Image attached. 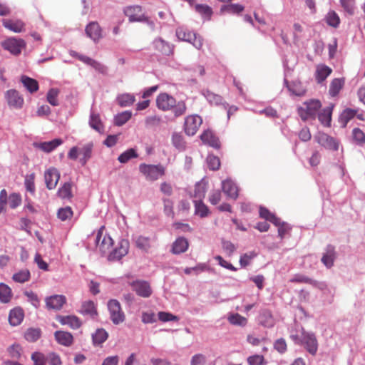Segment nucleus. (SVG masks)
Returning a JSON list of instances; mask_svg holds the SVG:
<instances>
[{"label":"nucleus","instance_id":"f257e3e1","mask_svg":"<svg viewBox=\"0 0 365 365\" xmlns=\"http://www.w3.org/2000/svg\"><path fill=\"white\" fill-rule=\"evenodd\" d=\"M156 104L160 110L163 111L172 110L175 117L185 114L187 109L183 101L177 102L175 98L166 93H162L158 96Z\"/></svg>","mask_w":365,"mask_h":365},{"label":"nucleus","instance_id":"f03ea898","mask_svg":"<svg viewBox=\"0 0 365 365\" xmlns=\"http://www.w3.org/2000/svg\"><path fill=\"white\" fill-rule=\"evenodd\" d=\"M93 148V142H88L81 147L73 146L68 153V158L73 160H76L79 158V162L82 165H85L92 157Z\"/></svg>","mask_w":365,"mask_h":365},{"label":"nucleus","instance_id":"7ed1b4c3","mask_svg":"<svg viewBox=\"0 0 365 365\" xmlns=\"http://www.w3.org/2000/svg\"><path fill=\"white\" fill-rule=\"evenodd\" d=\"M321 107L322 103L319 100L310 99L304 102L302 106L298 108V114L304 121L309 118H314Z\"/></svg>","mask_w":365,"mask_h":365},{"label":"nucleus","instance_id":"20e7f679","mask_svg":"<svg viewBox=\"0 0 365 365\" xmlns=\"http://www.w3.org/2000/svg\"><path fill=\"white\" fill-rule=\"evenodd\" d=\"M175 33L179 40L189 42L197 49H201L203 44V39L201 36L185 27H178Z\"/></svg>","mask_w":365,"mask_h":365},{"label":"nucleus","instance_id":"39448f33","mask_svg":"<svg viewBox=\"0 0 365 365\" xmlns=\"http://www.w3.org/2000/svg\"><path fill=\"white\" fill-rule=\"evenodd\" d=\"M95 242L96 247L102 255L107 254L111 246L113 245V240L105 232L104 226H102L98 230L96 236Z\"/></svg>","mask_w":365,"mask_h":365},{"label":"nucleus","instance_id":"423d86ee","mask_svg":"<svg viewBox=\"0 0 365 365\" xmlns=\"http://www.w3.org/2000/svg\"><path fill=\"white\" fill-rule=\"evenodd\" d=\"M140 172L145 177L146 180L154 181L165 174L164 168L160 165L140 164L139 166Z\"/></svg>","mask_w":365,"mask_h":365},{"label":"nucleus","instance_id":"0eeeda50","mask_svg":"<svg viewBox=\"0 0 365 365\" xmlns=\"http://www.w3.org/2000/svg\"><path fill=\"white\" fill-rule=\"evenodd\" d=\"M26 45L24 39L16 37L8 38L1 43V46L5 50L15 56L19 55Z\"/></svg>","mask_w":365,"mask_h":365},{"label":"nucleus","instance_id":"6e6552de","mask_svg":"<svg viewBox=\"0 0 365 365\" xmlns=\"http://www.w3.org/2000/svg\"><path fill=\"white\" fill-rule=\"evenodd\" d=\"M107 305L112 322L114 324H119L123 322L125 314L121 309L120 302L116 299H110L108 302Z\"/></svg>","mask_w":365,"mask_h":365},{"label":"nucleus","instance_id":"1a4fd4ad","mask_svg":"<svg viewBox=\"0 0 365 365\" xmlns=\"http://www.w3.org/2000/svg\"><path fill=\"white\" fill-rule=\"evenodd\" d=\"M129 247V241L126 239H120L115 248L109 252L108 259L109 261L120 260L128 253Z\"/></svg>","mask_w":365,"mask_h":365},{"label":"nucleus","instance_id":"9d476101","mask_svg":"<svg viewBox=\"0 0 365 365\" xmlns=\"http://www.w3.org/2000/svg\"><path fill=\"white\" fill-rule=\"evenodd\" d=\"M300 342L309 354L312 355L316 354L318 349V342L314 334L303 330Z\"/></svg>","mask_w":365,"mask_h":365},{"label":"nucleus","instance_id":"9b49d317","mask_svg":"<svg viewBox=\"0 0 365 365\" xmlns=\"http://www.w3.org/2000/svg\"><path fill=\"white\" fill-rule=\"evenodd\" d=\"M314 139L326 149L331 150H337L339 149V142L324 133H318L314 136Z\"/></svg>","mask_w":365,"mask_h":365},{"label":"nucleus","instance_id":"f8f14e48","mask_svg":"<svg viewBox=\"0 0 365 365\" xmlns=\"http://www.w3.org/2000/svg\"><path fill=\"white\" fill-rule=\"evenodd\" d=\"M202 123V118L197 115L187 116L185 120V132L188 135H194Z\"/></svg>","mask_w":365,"mask_h":365},{"label":"nucleus","instance_id":"ddd939ff","mask_svg":"<svg viewBox=\"0 0 365 365\" xmlns=\"http://www.w3.org/2000/svg\"><path fill=\"white\" fill-rule=\"evenodd\" d=\"M141 11L140 6H130L125 7L123 12L128 17L130 22L148 21L146 17L141 14Z\"/></svg>","mask_w":365,"mask_h":365},{"label":"nucleus","instance_id":"4468645a","mask_svg":"<svg viewBox=\"0 0 365 365\" xmlns=\"http://www.w3.org/2000/svg\"><path fill=\"white\" fill-rule=\"evenodd\" d=\"M6 98L8 105L16 109H20L22 108L24 104V98L19 94V93L14 89H11L6 91Z\"/></svg>","mask_w":365,"mask_h":365},{"label":"nucleus","instance_id":"2eb2a0df","mask_svg":"<svg viewBox=\"0 0 365 365\" xmlns=\"http://www.w3.org/2000/svg\"><path fill=\"white\" fill-rule=\"evenodd\" d=\"M46 187L48 190L54 189L60 179V173L55 168H50L44 173Z\"/></svg>","mask_w":365,"mask_h":365},{"label":"nucleus","instance_id":"dca6fc26","mask_svg":"<svg viewBox=\"0 0 365 365\" xmlns=\"http://www.w3.org/2000/svg\"><path fill=\"white\" fill-rule=\"evenodd\" d=\"M133 289L138 295L147 298L151 295L152 291L150 284L145 281H135L131 283Z\"/></svg>","mask_w":365,"mask_h":365},{"label":"nucleus","instance_id":"f3484780","mask_svg":"<svg viewBox=\"0 0 365 365\" xmlns=\"http://www.w3.org/2000/svg\"><path fill=\"white\" fill-rule=\"evenodd\" d=\"M227 180H223L221 184V190H214L209 195V202L214 205L219 204L222 198L223 195L228 193L226 190Z\"/></svg>","mask_w":365,"mask_h":365},{"label":"nucleus","instance_id":"a211bd4d","mask_svg":"<svg viewBox=\"0 0 365 365\" xmlns=\"http://www.w3.org/2000/svg\"><path fill=\"white\" fill-rule=\"evenodd\" d=\"M66 299L63 295H53L46 299V304L48 309L59 310L66 303Z\"/></svg>","mask_w":365,"mask_h":365},{"label":"nucleus","instance_id":"6ab92c4d","mask_svg":"<svg viewBox=\"0 0 365 365\" xmlns=\"http://www.w3.org/2000/svg\"><path fill=\"white\" fill-rule=\"evenodd\" d=\"M153 46L156 50L165 56H170L173 52V46L161 38L155 39Z\"/></svg>","mask_w":365,"mask_h":365},{"label":"nucleus","instance_id":"aec40b11","mask_svg":"<svg viewBox=\"0 0 365 365\" xmlns=\"http://www.w3.org/2000/svg\"><path fill=\"white\" fill-rule=\"evenodd\" d=\"M56 319L62 325H68L71 329H78L81 325V322L80 319L76 316H74V315H68V316L58 315L56 317Z\"/></svg>","mask_w":365,"mask_h":365},{"label":"nucleus","instance_id":"412c9836","mask_svg":"<svg viewBox=\"0 0 365 365\" xmlns=\"http://www.w3.org/2000/svg\"><path fill=\"white\" fill-rule=\"evenodd\" d=\"M332 73V69L324 64L317 66L315 79L318 83H322Z\"/></svg>","mask_w":365,"mask_h":365},{"label":"nucleus","instance_id":"4be33fe9","mask_svg":"<svg viewBox=\"0 0 365 365\" xmlns=\"http://www.w3.org/2000/svg\"><path fill=\"white\" fill-rule=\"evenodd\" d=\"M86 35L94 41L101 38V29L97 22L90 23L86 28Z\"/></svg>","mask_w":365,"mask_h":365},{"label":"nucleus","instance_id":"5701e85b","mask_svg":"<svg viewBox=\"0 0 365 365\" xmlns=\"http://www.w3.org/2000/svg\"><path fill=\"white\" fill-rule=\"evenodd\" d=\"M3 25L7 29L15 33H21L25 30V24L21 20L4 19Z\"/></svg>","mask_w":365,"mask_h":365},{"label":"nucleus","instance_id":"b1692460","mask_svg":"<svg viewBox=\"0 0 365 365\" xmlns=\"http://www.w3.org/2000/svg\"><path fill=\"white\" fill-rule=\"evenodd\" d=\"M336 258V252L334 247L328 245L326 252L322 257V262L327 267L330 268L333 266Z\"/></svg>","mask_w":365,"mask_h":365},{"label":"nucleus","instance_id":"393cba45","mask_svg":"<svg viewBox=\"0 0 365 365\" xmlns=\"http://www.w3.org/2000/svg\"><path fill=\"white\" fill-rule=\"evenodd\" d=\"M78 58L82 62L91 66L93 67L95 70L98 71L101 73H106L107 71V68L100 62H98L88 56H83V55H78Z\"/></svg>","mask_w":365,"mask_h":365},{"label":"nucleus","instance_id":"a878e982","mask_svg":"<svg viewBox=\"0 0 365 365\" xmlns=\"http://www.w3.org/2000/svg\"><path fill=\"white\" fill-rule=\"evenodd\" d=\"M207 190V181L203 178L196 183L194 190L193 197L195 200H202Z\"/></svg>","mask_w":365,"mask_h":365},{"label":"nucleus","instance_id":"bb28decb","mask_svg":"<svg viewBox=\"0 0 365 365\" xmlns=\"http://www.w3.org/2000/svg\"><path fill=\"white\" fill-rule=\"evenodd\" d=\"M63 141L60 138H56L51 141L43 142L36 144V147L41 149L46 153H50L56 149L58 146L61 145Z\"/></svg>","mask_w":365,"mask_h":365},{"label":"nucleus","instance_id":"cd10ccee","mask_svg":"<svg viewBox=\"0 0 365 365\" xmlns=\"http://www.w3.org/2000/svg\"><path fill=\"white\" fill-rule=\"evenodd\" d=\"M54 336L56 341L61 345L68 346L73 343V336L69 332L56 331Z\"/></svg>","mask_w":365,"mask_h":365},{"label":"nucleus","instance_id":"c85d7f7f","mask_svg":"<svg viewBox=\"0 0 365 365\" xmlns=\"http://www.w3.org/2000/svg\"><path fill=\"white\" fill-rule=\"evenodd\" d=\"M202 141L209 145L217 148L220 147V142L218 138L214 135L211 130L205 131L201 135Z\"/></svg>","mask_w":365,"mask_h":365},{"label":"nucleus","instance_id":"c756f323","mask_svg":"<svg viewBox=\"0 0 365 365\" xmlns=\"http://www.w3.org/2000/svg\"><path fill=\"white\" fill-rule=\"evenodd\" d=\"M24 317V311L21 308H14L10 312L9 316V323L12 326H17L22 322Z\"/></svg>","mask_w":365,"mask_h":365},{"label":"nucleus","instance_id":"7c9ffc66","mask_svg":"<svg viewBox=\"0 0 365 365\" xmlns=\"http://www.w3.org/2000/svg\"><path fill=\"white\" fill-rule=\"evenodd\" d=\"M188 248V242L184 237H178L173 242L172 252L175 255L185 252Z\"/></svg>","mask_w":365,"mask_h":365},{"label":"nucleus","instance_id":"2f4dec72","mask_svg":"<svg viewBox=\"0 0 365 365\" xmlns=\"http://www.w3.org/2000/svg\"><path fill=\"white\" fill-rule=\"evenodd\" d=\"M290 282L292 283H305V284H309L312 286L322 288L324 286L322 284L319 283L316 280H314L305 275L303 274H295L292 279L289 280Z\"/></svg>","mask_w":365,"mask_h":365},{"label":"nucleus","instance_id":"473e14b6","mask_svg":"<svg viewBox=\"0 0 365 365\" xmlns=\"http://www.w3.org/2000/svg\"><path fill=\"white\" fill-rule=\"evenodd\" d=\"M344 86V78H334L333 79L329 85V93L331 97L338 96L340 91Z\"/></svg>","mask_w":365,"mask_h":365},{"label":"nucleus","instance_id":"72a5a7b5","mask_svg":"<svg viewBox=\"0 0 365 365\" xmlns=\"http://www.w3.org/2000/svg\"><path fill=\"white\" fill-rule=\"evenodd\" d=\"M195 204V213L200 217H207L210 212L207 206L202 202V200H194Z\"/></svg>","mask_w":365,"mask_h":365},{"label":"nucleus","instance_id":"f704fd0d","mask_svg":"<svg viewBox=\"0 0 365 365\" xmlns=\"http://www.w3.org/2000/svg\"><path fill=\"white\" fill-rule=\"evenodd\" d=\"M332 107L324 108L318 115V119L322 124L329 126L331 120Z\"/></svg>","mask_w":365,"mask_h":365},{"label":"nucleus","instance_id":"c9c22d12","mask_svg":"<svg viewBox=\"0 0 365 365\" xmlns=\"http://www.w3.org/2000/svg\"><path fill=\"white\" fill-rule=\"evenodd\" d=\"M21 81L24 86L31 93L36 92L38 89V83L34 78L23 76L21 77Z\"/></svg>","mask_w":365,"mask_h":365},{"label":"nucleus","instance_id":"e433bc0d","mask_svg":"<svg viewBox=\"0 0 365 365\" xmlns=\"http://www.w3.org/2000/svg\"><path fill=\"white\" fill-rule=\"evenodd\" d=\"M81 312L83 314L90 315L94 317L97 315V311L93 301H85L82 303Z\"/></svg>","mask_w":365,"mask_h":365},{"label":"nucleus","instance_id":"4c0bfd02","mask_svg":"<svg viewBox=\"0 0 365 365\" xmlns=\"http://www.w3.org/2000/svg\"><path fill=\"white\" fill-rule=\"evenodd\" d=\"M89 124L92 128L99 133L103 132V125L98 114L91 112Z\"/></svg>","mask_w":365,"mask_h":365},{"label":"nucleus","instance_id":"58836bf2","mask_svg":"<svg viewBox=\"0 0 365 365\" xmlns=\"http://www.w3.org/2000/svg\"><path fill=\"white\" fill-rule=\"evenodd\" d=\"M108 334L103 329H98L95 333L92 334L93 342L94 345H100L103 344L107 339Z\"/></svg>","mask_w":365,"mask_h":365},{"label":"nucleus","instance_id":"ea45409f","mask_svg":"<svg viewBox=\"0 0 365 365\" xmlns=\"http://www.w3.org/2000/svg\"><path fill=\"white\" fill-rule=\"evenodd\" d=\"M117 101L121 107H128L135 101V96L130 93H123L117 97Z\"/></svg>","mask_w":365,"mask_h":365},{"label":"nucleus","instance_id":"a19ab883","mask_svg":"<svg viewBox=\"0 0 365 365\" xmlns=\"http://www.w3.org/2000/svg\"><path fill=\"white\" fill-rule=\"evenodd\" d=\"M12 297L11 289L5 284L0 283V302L2 303L9 302Z\"/></svg>","mask_w":365,"mask_h":365},{"label":"nucleus","instance_id":"79ce46f5","mask_svg":"<svg viewBox=\"0 0 365 365\" xmlns=\"http://www.w3.org/2000/svg\"><path fill=\"white\" fill-rule=\"evenodd\" d=\"M132 113L129 110L123 111L117 114L114 118L115 124L121 126L127 123L131 118Z\"/></svg>","mask_w":365,"mask_h":365},{"label":"nucleus","instance_id":"37998d69","mask_svg":"<svg viewBox=\"0 0 365 365\" xmlns=\"http://www.w3.org/2000/svg\"><path fill=\"white\" fill-rule=\"evenodd\" d=\"M135 245L138 248L147 252L150 247V238L144 236H138L135 240Z\"/></svg>","mask_w":365,"mask_h":365},{"label":"nucleus","instance_id":"c03bdc74","mask_svg":"<svg viewBox=\"0 0 365 365\" xmlns=\"http://www.w3.org/2000/svg\"><path fill=\"white\" fill-rule=\"evenodd\" d=\"M30 278V272L28 269H22L15 273L12 279L14 281L19 283H24L27 282Z\"/></svg>","mask_w":365,"mask_h":365},{"label":"nucleus","instance_id":"a18cd8bd","mask_svg":"<svg viewBox=\"0 0 365 365\" xmlns=\"http://www.w3.org/2000/svg\"><path fill=\"white\" fill-rule=\"evenodd\" d=\"M59 90L56 88H51L47 93V101L53 106H58V96Z\"/></svg>","mask_w":365,"mask_h":365},{"label":"nucleus","instance_id":"49530a36","mask_svg":"<svg viewBox=\"0 0 365 365\" xmlns=\"http://www.w3.org/2000/svg\"><path fill=\"white\" fill-rule=\"evenodd\" d=\"M230 323L233 325L245 327L247 324V319L239 314H230Z\"/></svg>","mask_w":365,"mask_h":365},{"label":"nucleus","instance_id":"de8ad7c7","mask_svg":"<svg viewBox=\"0 0 365 365\" xmlns=\"http://www.w3.org/2000/svg\"><path fill=\"white\" fill-rule=\"evenodd\" d=\"M71 182H65L63 185L59 188L58 194L61 198H71L72 197L71 192Z\"/></svg>","mask_w":365,"mask_h":365},{"label":"nucleus","instance_id":"09e8293b","mask_svg":"<svg viewBox=\"0 0 365 365\" xmlns=\"http://www.w3.org/2000/svg\"><path fill=\"white\" fill-rule=\"evenodd\" d=\"M326 21L328 25L336 28L340 23V19L335 11H330L326 16Z\"/></svg>","mask_w":365,"mask_h":365},{"label":"nucleus","instance_id":"8fccbe9b","mask_svg":"<svg viewBox=\"0 0 365 365\" xmlns=\"http://www.w3.org/2000/svg\"><path fill=\"white\" fill-rule=\"evenodd\" d=\"M172 142L173 145L178 150H182L185 148V142L182 135L174 133L172 136Z\"/></svg>","mask_w":365,"mask_h":365},{"label":"nucleus","instance_id":"3c124183","mask_svg":"<svg viewBox=\"0 0 365 365\" xmlns=\"http://www.w3.org/2000/svg\"><path fill=\"white\" fill-rule=\"evenodd\" d=\"M31 360L34 361V365H46L48 361L46 356L38 351L34 352L31 354Z\"/></svg>","mask_w":365,"mask_h":365},{"label":"nucleus","instance_id":"603ef678","mask_svg":"<svg viewBox=\"0 0 365 365\" xmlns=\"http://www.w3.org/2000/svg\"><path fill=\"white\" fill-rule=\"evenodd\" d=\"M137 156L138 155L135 153V150L130 148L120 154L118 160L121 163H125L130 159L136 158Z\"/></svg>","mask_w":365,"mask_h":365},{"label":"nucleus","instance_id":"864d4df0","mask_svg":"<svg viewBox=\"0 0 365 365\" xmlns=\"http://www.w3.org/2000/svg\"><path fill=\"white\" fill-rule=\"evenodd\" d=\"M195 9L197 12L200 14L202 16L210 18L212 14V9L205 4H196Z\"/></svg>","mask_w":365,"mask_h":365},{"label":"nucleus","instance_id":"5fc2aeb1","mask_svg":"<svg viewBox=\"0 0 365 365\" xmlns=\"http://www.w3.org/2000/svg\"><path fill=\"white\" fill-rule=\"evenodd\" d=\"M34 180H35V174L34 173H31L29 175H27L25 177L24 185H25L26 189L27 191L30 192L31 193H34V192H35Z\"/></svg>","mask_w":365,"mask_h":365},{"label":"nucleus","instance_id":"6e6d98bb","mask_svg":"<svg viewBox=\"0 0 365 365\" xmlns=\"http://www.w3.org/2000/svg\"><path fill=\"white\" fill-rule=\"evenodd\" d=\"M158 316L159 320H160L163 322L179 321V317L178 316L174 315L170 312H159Z\"/></svg>","mask_w":365,"mask_h":365},{"label":"nucleus","instance_id":"4d7b16f0","mask_svg":"<svg viewBox=\"0 0 365 365\" xmlns=\"http://www.w3.org/2000/svg\"><path fill=\"white\" fill-rule=\"evenodd\" d=\"M206 163L208 168L212 170H217L220 165V159L212 155H210L207 157Z\"/></svg>","mask_w":365,"mask_h":365},{"label":"nucleus","instance_id":"13d9d810","mask_svg":"<svg viewBox=\"0 0 365 365\" xmlns=\"http://www.w3.org/2000/svg\"><path fill=\"white\" fill-rule=\"evenodd\" d=\"M257 256V254L254 252H249L241 256L240 259V265L243 267L249 265L251 261Z\"/></svg>","mask_w":365,"mask_h":365},{"label":"nucleus","instance_id":"bf43d9fd","mask_svg":"<svg viewBox=\"0 0 365 365\" xmlns=\"http://www.w3.org/2000/svg\"><path fill=\"white\" fill-rule=\"evenodd\" d=\"M41 336V331L38 329H29L25 333V338L27 341H36Z\"/></svg>","mask_w":365,"mask_h":365},{"label":"nucleus","instance_id":"052dcab7","mask_svg":"<svg viewBox=\"0 0 365 365\" xmlns=\"http://www.w3.org/2000/svg\"><path fill=\"white\" fill-rule=\"evenodd\" d=\"M249 365H266L264 357L262 355L255 354L247 358Z\"/></svg>","mask_w":365,"mask_h":365},{"label":"nucleus","instance_id":"680f3d73","mask_svg":"<svg viewBox=\"0 0 365 365\" xmlns=\"http://www.w3.org/2000/svg\"><path fill=\"white\" fill-rule=\"evenodd\" d=\"M274 349L281 354H284L287 350L286 340L284 338L277 339L274 343Z\"/></svg>","mask_w":365,"mask_h":365},{"label":"nucleus","instance_id":"e2e57ef3","mask_svg":"<svg viewBox=\"0 0 365 365\" xmlns=\"http://www.w3.org/2000/svg\"><path fill=\"white\" fill-rule=\"evenodd\" d=\"M8 202L11 208L15 209L20 205L21 202V197L20 195L17 193H12L9 197Z\"/></svg>","mask_w":365,"mask_h":365},{"label":"nucleus","instance_id":"0e129e2a","mask_svg":"<svg viewBox=\"0 0 365 365\" xmlns=\"http://www.w3.org/2000/svg\"><path fill=\"white\" fill-rule=\"evenodd\" d=\"M341 6L349 15L354 13V0H340Z\"/></svg>","mask_w":365,"mask_h":365},{"label":"nucleus","instance_id":"69168bd1","mask_svg":"<svg viewBox=\"0 0 365 365\" xmlns=\"http://www.w3.org/2000/svg\"><path fill=\"white\" fill-rule=\"evenodd\" d=\"M73 215V211L70 207H66L64 208H61L58 211V217L61 220L64 221L67 219L71 217Z\"/></svg>","mask_w":365,"mask_h":365},{"label":"nucleus","instance_id":"338daca9","mask_svg":"<svg viewBox=\"0 0 365 365\" xmlns=\"http://www.w3.org/2000/svg\"><path fill=\"white\" fill-rule=\"evenodd\" d=\"M352 135L354 139L359 143H365V134L359 128H354L352 131Z\"/></svg>","mask_w":365,"mask_h":365},{"label":"nucleus","instance_id":"774afa93","mask_svg":"<svg viewBox=\"0 0 365 365\" xmlns=\"http://www.w3.org/2000/svg\"><path fill=\"white\" fill-rule=\"evenodd\" d=\"M46 358L50 365H61L60 356L56 353L51 352L48 354Z\"/></svg>","mask_w":365,"mask_h":365}]
</instances>
